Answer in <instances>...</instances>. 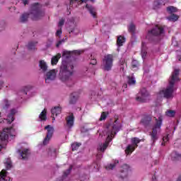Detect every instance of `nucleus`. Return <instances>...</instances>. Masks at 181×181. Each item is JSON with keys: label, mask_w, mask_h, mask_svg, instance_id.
<instances>
[{"label": "nucleus", "mask_w": 181, "mask_h": 181, "mask_svg": "<svg viewBox=\"0 0 181 181\" xmlns=\"http://www.w3.org/2000/svg\"><path fill=\"white\" fill-rule=\"evenodd\" d=\"M74 73V62L70 61L62 62V64L60 66V71L59 74V78L62 83H66L69 87H71L73 84V81L71 80V76ZM69 83H71V85H69Z\"/></svg>", "instance_id": "nucleus-1"}, {"label": "nucleus", "mask_w": 181, "mask_h": 181, "mask_svg": "<svg viewBox=\"0 0 181 181\" xmlns=\"http://www.w3.org/2000/svg\"><path fill=\"white\" fill-rule=\"evenodd\" d=\"M121 129V124L118 122V118H115V122L113 124H109L107 126V130L106 132L107 138L103 144H99L98 147V151L99 152H105V149L108 148V145H110V142L114 139L115 135H117V132Z\"/></svg>", "instance_id": "nucleus-2"}, {"label": "nucleus", "mask_w": 181, "mask_h": 181, "mask_svg": "<svg viewBox=\"0 0 181 181\" xmlns=\"http://www.w3.org/2000/svg\"><path fill=\"white\" fill-rule=\"evenodd\" d=\"M29 15L31 16L33 21H37L45 16V11H43V6L39 3H35L31 6V12L29 13H23L20 21L23 23L28 21Z\"/></svg>", "instance_id": "nucleus-3"}, {"label": "nucleus", "mask_w": 181, "mask_h": 181, "mask_svg": "<svg viewBox=\"0 0 181 181\" xmlns=\"http://www.w3.org/2000/svg\"><path fill=\"white\" fill-rule=\"evenodd\" d=\"M180 71L179 69H175L169 81L170 86L166 89L160 91V95H163L164 98H167V100L173 98L175 83L180 81V78H179Z\"/></svg>", "instance_id": "nucleus-4"}, {"label": "nucleus", "mask_w": 181, "mask_h": 181, "mask_svg": "<svg viewBox=\"0 0 181 181\" xmlns=\"http://www.w3.org/2000/svg\"><path fill=\"white\" fill-rule=\"evenodd\" d=\"M15 136H16V131L13 127L4 129L0 132V151L6 146L8 139L11 141Z\"/></svg>", "instance_id": "nucleus-5"}, {"label": "nucleus", "mask_w": 181, "mask_h": 181, "mask_svg": "<svg viewBox=\"0 0 181 181\" xmlns=\"http://www.w3.org/2000/svg\"><path fill=\"white\" fill-rule=\"evenodd\" d=\"M156 122L153 124L151 128V132L149 133V135L151 136V139L153 142V144H155L158 139V134L160 132L161 128H162V124L163 122V117L162 115H160L158 118L153 117Z\"/></svg>", "instance_id": "nucleus-6"}, {"label": "nucleus", "mask_w": 181, "mask_h": 181, "mask_svg": "<svg viewBox=\"0 0 181 181\" xmlns=\"http://www.w3.org/2000/svg\"><path fill=\"white\" fill-rule=\"evenodd\" d=\"M165 33V28L160 25H156L151 30H148L147 34V39L150 42H159L158 36Z\"/></svg>", "instance_id": "nucleus-7"}, {"label": "nucleus", "mask_w": 181, "mask_h": 181, "mask_svg": "<svg viewBox=\"0 0 181 181\" xmlns=\"http://www.w3.org/2000/svg\"><path fill=\"white\" fill-rule=\"evenodd\" d=\"M114 66V54H107L102 59L101 69L103 71H111Z\"/></svg>", "instance_id": "nucleus-8"}, {"label": "nucleus", "mask_w": 181, "mask_h": 181, "mask_svg": "<svg viewBox=\"0 0 181 181\" xmlns=\"http://www.w3.org/2000/svg\"><path fill=\"white\" fill-rule=\"evenodd\" d=\"M141 142V139L134 137L132 139V144L127 146L125 150L126 155H131L138 148V144Z\"/></svg>", "instance_id": "nucleus-9"}, {"label": "nucleus", "mask_w": 181, "mask_h": 181, "mask_svg": "<svg viewBox=\"0 0 181 181\" xmlns=\"http://www.w3.org/2000/svg\"><path fill=\"white\" fill-rule=\"evenodd\" d=\"M141 97L138 96L136 98V100L139 103H146L148 98H149V92L146 90V88H142L140 90Z\"/></svg>", "instance_id": "nucleus-10"}, {"label": "nucleus", "mask_w": 181, "mask_h": 181, "mask_svg": "<svg viewBox=\"0 0 181 181\" xmlns=\"http://www.w3.org/2000/svg\"><path fill=\"white\" fill-rule=\"evenodd\" d=\"M130 168L129 165L124 164L122 166L120 170L119 181H127L128 180V172H129Z\"/></svg>", "instance_id": "nucleus-11"}, {"label": "nucleus", "mask_w": 181, "mask_h": 181, "mask_svg": "<svg viewBox=\"0 0 181 181\" xmlns=\"http://www.w3.org/2000/svg\"><path fill=\"white\" fill-rule=\"evenodd\" d=\"M65 121L66 122L65 127H66L68 129H71L72 127H74V115L70 113L69 115L65 118Z\"/></svg>", "instance_id": "nucleus-12"}, {"label": "nucleus", "mask_w": 181, "mask_h": 181, "mask_svg": "<svg viewBox=\"0 0 181 181\" xmlns=\"http://www.w3.org/2000/svg\"><path fill=\"white\" fill-rule=\"evenodd\" d=\"M18 112L16 109H12L9 112H6V118L5 119L8 124L13 122L15 118L13 117L15 114Z\"/></svg>", "instance_id": "nucleus-13"}, {"label": "nucleus", "mask_w": 181, "mask_h": 181, "mask_svg": "<svg viewBox=\"0 0 181 181\" xmlns=\"http://www.w3.org/2000/svg\"><path fill=\"white\" fill-rule=\"evenodd\" d=\"M47 135H46V144H49V141L53 138V134H54V127L53 126H46Z\"/></svg>", "instance_id": "nucleus-14"}, {"label": "nucleus", "mask_w": 181, "mask_h": 181, "mask_svg": "<svg viewBox=\"0 0 181 181\" xmlns=\"http://www.w3.org/2000/svg\"><path fill=\"white\" fill-rule=\"evenodd\" d=\"M141 124L144 127H151L152 125V115H145L141 120Z\"/></svg>", "instance_id": "nucleus-15"}, {"label": "nucleus", "mask_w": 181, "mask_h": 181, "mask_svg": "<svg viewBox=\"0 0 181 181\" xmlns=\"http://www.w3.org/2000/svg\"><path fill=\"white\" fill-rule=\"evenodd\" d=\"M51 117L52 118V122H54L56 120V117L57 115H60L62 114V107L60 106H55L51 110Z\"/></svg>", "instance_id": "nucleus-16"}, {"label": "nucleus", "mask_w": 181, "mask_h": 181, "mask_svg": "<svg viewBox=\"0 0 181 181\" xmlns=\"http://www.w3.org/2000/svg\"><path fill=\"white\" fill-rule=\"evenodd\" d=\"M17 152L19 153L21 159H23V160H28L30 155V151L29 149H23L22 151L18 150Z\"/></svg>", "instance_id": "nucleus-17"}, {"label": "nucleus", "mask_w": 181, "mask_h": 181, "mask_svg": "<svg viewBox=\"0 0 181 181\" xmlns=\"http://www.w3.org/2000/svg\"><path fill=\"white\" fill-rule=\"evenodd\" d=\"M12 181V178L8 175V172L5 170H2L0 173V181Z\"/></svg>", "instance_id": "nucleus-18"}, {"label": "nucleus", "mask_w": 181, "mask_h": 181, "mask_svg": "<svg viewBox=\"0 0 181 181\" xmlns=\"http://www.w3.org/2000/svg\"><path fill=\"white\" fill-rule=\"evenodd\" d=\"M77 100H78V93H73L70 95L69 97V104L74 105L77 103Z\"/></svg>", "instance_id": "nucleus-19"}, {"label": "nucleus", "mask_w": 181, "mask_h": 181, "mask_svg": "<svg viewBox=\"0 0 181 181\" xmlns=\"http://www.w3.org/2000/svg\"><path fill=\"white\" fill-rule=\"evenodd\" d=\"M57 73L56 72V69H52L48 71L46 74L47 80H54L56 78Z\"/></svg>", "instance_id": "nucleus-20"}, {"label": "nucleus", "mask_w": 181, "mask_h": 181, "mask_svg": "<svg viewBox=\"0 0 181 181\" xmlns=\"http://www.w3.org/2000/svg\"><path fill=\"white\" fill-rule=\"evenodd\" d=\"M62 58V54L58 53L57 55L52 57L51 64L52 66H56L59 63V60Z\"/></svg>", "instance_id": "nucleus-21"}, {"label": "nucleus", "mask_w": 181, "mask_h": 181, "mask_svg": "<svg viewBox=\"0 0 181 181\" xmlns=\"http://www.w3.org/2000/svg\"><path fill=\"white\" fill-rule=\"evenodd\" d=\"M86 8H87L88 12L92 15L93 18H97V11L95 8L93 7L92 6H89L86 4Z\"/></svg>", "instance_id": "nucleus-22"}, {"label": "nucleus", "mask_w": 181, "mask_h": 181, "mask_svg": "<svg viewBox=\"0 0 181 181\" xmlns=\"http://www.w3.org/2000/svg\"><path fill=\"white\" fill-rule=\"evenodd\" d=\"M124 43H125V38L124 36L122 35H119L118 37H117V45L119 47H121V46H123L124 45Z\"/></svg>", "instance_id": "nucleus-23"}, {"label": "nucleus", "mask_w": 181, "mask_h": 181, "mask_svg": "<svg viewBox=\"0 0 181 181\" xmlns=\"http://www.w3.org/2000/svg\"><path fill=\"white\" fill-rule=\"evenodd\" d=\"M39 121L41 122L46 121V108H44L42 112L39 115Z\"/></svg>", "instance_id": "nucleus-24"}, {"label": "nucleus", "mask_w": 181, "mask_h": 181, "mask_svg": "<svg viewBox=\"0 0 181 181\" xmlns=\"http://www.w3.org/2000/svg\"><path fill=\"white\" fill-rule=\"evenodd\" d=\"M171 158L173 160H180L181 154H179L176 151H174L171 153Z\"/></svg>", "instance_id": "nucleus-25"}, {"label": "nucleus", "mask_w": 181, "mask_h": 181, "mask_svg": "<svg viewBox=\"0 0 181 181\" xmlns=\"http://www.w3.org/2000/svg\"><path fill=\"white\" fill-rule=\"evenodd\" d=\"M119 163V160H115L114 163H110L107 166H106L107 170H112V169H114V168H115V166H117V165H118Z\"/></svg>", "instance_id": "nucleus-26"}, {"label": "nucleus", "mask_w": 181, "mask_h": 181, "mask_svg": "<svg viewBox=\"0 0 181 181\" xmlns=\"http://www.w3.org/2000/svg\"><path fill=\"white\" fill-rule=\"evenodd\" d=\"M56 152H57V149L53 147L48 148V156H54V158H56Z\"/></svg>", "instance_id": "nucleus-27"}, {"label": "nucleus", "mask_w": 181, "mask_h": 181, "mask_svg": "<svg viewBox=\"0 0 181 181\" xmlns=\"http://www.w3.org/2000/svg\"><path fill=\"white\" fill-rule=\"evenodd\" d=\"M4 165L7 169V170L11 169V168H12V161H11V158H8L5 160Z\"/></svg>", "instance_id": "nucleus-28"}, {"label": "nucleus", "mask_w": 181, "mask_h": 181, "mask_svg": "<svg viewBox=\"0 0 181 181\" xmlns=\"http://www.w3.org/2000/svg\"><path fill=\"white\" fill-rule=\"evenodd\" d=\"M167 12L170 13V15H173V13H176L177 12V8L175 6H168L167 7Z\"/></svg>", "instance_id": "nucleus-29"}, {"label": "nucleus", "mask_w": 181, "mask_h": 181, "mask_svg": "<svg viewBox=\"0 0 181 181\" xmlns=\"http://www.w3.org/2000/svg\"><path fill=\"white\" fill-rule=\"evenodd\" d=\"M127 83L129 86H135V84H136V81L134 76H127Z\"/></svg>", "instance_id": "nucleus-30"}, {"label": "nucleus", "mask_w": 181, "mask_h": 181, "mask_svg": "<svg viewBox=\"0 0 181 181\" xmlns=\"http://www.w3.org/2000/svg\"><path fill=\"white\" fill-rule=\"evenodd\" d=\"M167 19L171 22H176V21L179 19V16L176 14H171L170 16L167 17Z\"/></svg>", "instance_id": "nucleus-31"}, {"label": "nucleus", "mask_w": 181, "mask_h": 181, "mask_svg": "<svg viewBox=\"0 0 181 181\" xmlns=\"http://www.w3.org/2000/svg\"><path fill=\"white\" fill-rule=\"evenodd\" d=\"M36 45H37V42H30L28 45V50H35L36 49Z\"/></svg>", "instance_id": "nucleus-32"}, {"label": "nucleus", "mask_w": 181, "mask_h": 181, "mask_svg": "<svg viewBox=\"0 0 181 181\" xmlns=\"http://www.w3.org/2000/svg\"><path fill=\"white\" fill-rule=\"evenodd\" d=\"M40 69L42 70V73L46 71V62L45 61H40Z\"/></svg>", "instance_id": "nucleus-33"}, {"label": "nucleus", "mask_w": 181, "mask_h": 181, "mask_svg": "<svg viewBox=\"0 0 181 181\" xmlns=\"http://www.w3.org/2000/svg\"><path fill=\"white\" fill-rule=\"evenodd\" d=\"M39 151L46 149V137L44 138L43 142L37 146Z\"/></svg>", "instance_id": "nucleus-34"}, {"label": "nucleus", "mask_w": 181, "mask_h": 181, "mask_svg": "<svg viewBox=\"0 0 181 181\" xmlns=\"http://www.w3.org/2000/svg\"><path fill=\"white\" fill-rule=\"evenodd\" d=\"M162 6V3L160 2V0L159 1H156L153 3V9H159Z\"/></svg>", "instance_id": "nucleus-35"}, {"label": "nucleus", "mask_w": 181, "mask_h": 181, "mask_svg": "<svg viewBox=\"0 0 181 181\" xmlns=\"http://www.w3.org/2000/svg\"><path fill=\"white\" fill-rule=\"evenodd\" d=\"M80 146H81V143L72 144V145H71L72 151H77V149H78V148H80Z\"/></svg>", "instance_id": "nucleus-36"}, {"label": "nucleus", "mask_w": 181, "mask_h": 181, "mask_svg": "<svg viewBox=\"0 0 181 181\" xmlns=\"http://www.w3.org/2000/svg\"><path fill=\"white\" fill-rule=\"evenodd\" d=\"M135 25H134V23H132L129 25V32L130 33H132L134 35V33H135Z\"/></svg>", "instance_id": "nucleus-37"}, {"label": "nucleus", "mask_w": 181, "mask_h": 181, "mask_svg": "<svg viewBox=\"0 0 181 181\" xmlns=\"http://www.w3.org/2000/svg\"><path fill=\"white\" fill-rule=\"evenodd\" d=\"M72 170H73V165H70L69 169L64 172V176H65V177H66V176H69V175H70V173L71 172Z\"/></svg>", "instance_id": "nucleus-38"}, {"label": "nucleus", "mask_w": 181, "mask_h": 181, "mask_svg": "<svg viewBox=\"0 0 181 181\" xmlns=\"http://www.w3.org/2000/svg\"><path fill=\"white\" fill-rule=\"evenodd\" d=\"M175 114L176 112H175V110H168L165 112V115H167V117H174Z\"/></svg>", "instance_id": "nucleus-39"}, {"label": "nucleus", "mask_w": 181, "mask_h": 181, "mask_svg": "<svg viewBox=\"0 0 181 181\" xmlns=\"http://www.w3.org/2000/svg\"><path fill=\"white\" fill-rule=\"evenodd\" d=\"M138 66H139V62L137 60L134 59L132 62V69H136V67H138Z\"/></svg>", "instance_id": "nucleus-40"}, {"label": "nucleus", "mask_w": 181, "mask_h": 181, "mask_svg": "<svg viewBox=\"0 0 181 181\" xmlns=\"http://www.w3.org/2000/svg\"><path fill=\"white\" fill-rule=\"evenodd\" d=\"M168 141H169V134H167L166 136H164L163 137V142H162L161 145L163 146H165V143L168 142Z\"/></svg>", "instance_id": "nucleus-41"}, {"label": "nucleus", "mask_w": 181, "mask_h": 181, "mask_svg": "<svg viewBox=\"0 0 181 181\" xmlns=\"http://www.w3.org/2000/svg\"><path fill=\"white\" fill-rule=\"evenodd\" d=\"M30 88H32L30 86H25L24 88V89L22 90V93L24 95H27L28 94V91H29V90H30Z\"/></svg>", "instance_id": "nucleus-42"}, {"label": "nucleus", "mask_w": 181, "mask_h": 181, "mask_svg": "<svg viewBox=\"0 0 181 181\" xmlns=\"http://www.w3.org/2000/svg\"><path fill=\"white\" fill-rule=\"evenodd\" d=\"M106 119H107V114H105V112H102L100 118V121H104Z\"/></svg>", "instance_id": "nucleus-43"}, {"label": "nucleus", "mask_w": 181, "mask_h": 181, "mask_svg": "<svg viewBox=\"0 0 181 181\" xmlns=\"http://www.w3.org/2000/svg\"><path fill=\"white\" fill-rule=\"evenodd\" d=\"M62 33H63V31L62 30V28H60L59 30H57L55 36H57V37H60V36H62Z\"/></svg>", "instance_id": "nucleus-44"}, {"label": "nucleus", "mask_w": 181, "mask_h": 181, "mask_svg": "<svg viewBox=\"0 0 181 181\" xmlns=\"http://www.w3.org/2000/svg\"><path fill=\"white\" fill-rule=\"evenodd\" d=\"M4 103L5 104V107H4V110L8 109V107H9V105H11V104L9 103V101H8V100H4Z\"/></svg>", "instance_id": "nucleus-45"}, {"label": "nucleus", "mask_w": 181, "mask_h": 181, "mask_svg": "<svg viewBox=\"0 0 181 181\" xmlns=\"http://www.w3.org/2000/svg\"><path fill=\"white\" fill-rule=\"evenodd\" d=\"M65 40L64 39H62L61 40H59L56 44V47H59L61 45H63L64 43Z\"/></svg>", "instance_id": "nucleus-46"}, {"label": "nucleus", "mask_w": 181, "mask_h": 181, "mask_svg": "<svg viewBox=\"0 0 181 181\" xmlns=\"http://www.w3.org/2000/svg\"><path fill=\"white\" fill-rule=\"evenodd\" d=\"M5 29V22L0 21V31L4 30Z\"/></svg>", "instance_id": "nucleus-47"}, {"label": "nucleus", "mask_w": 181, "mask_h": 181, "mask_svg": "<svg viewBox=\"0 0 181 181\" xmlns=\"http://www.w3.org/2000/svg\"><path fill=\"white\" fill-rule=\"evenodd\" d=\"M63 25H64V19L62 18L58 23V26L59 28H62Z\"/></svg>", "instance_id": "nucleus-48"}, {"label": "nucleus", "mask_w": 181, "mask_h": 181, "mask_svg": "<svg viewBox=\"0 0 181 181\" xmlns=\"http://www.w3.org/2000/svg\"><path fill=\"white\" fill-rule=\"evenodd\" d=\"M90 64H93V66H95V64H97V59H92Z\"/></svg>", "instance_id": "nucleus-49"}, {"label": "nucleus", "mask_w": 181, "mask_h": 181, "mask_svg": "<svg viewBox=\"0 0 181 181\" xmlns=\"http://www.w3.org/2000/svg\"><path fill=\"white\" fill-rule=\"evenodd\" d=\"M2 86H4V81L2 80V76H0V90L2 88Z\"/></svg>", "instance_id": "nucleus-50"}, {"label": "nucleus", "mask_w": 181, "mask_h": 181, "mask_svg": "<svg viewBox=\"0 0 181 181\" xmlns=\"http://www.w3.org/2000/svg\"><path fill=\"white\" fill-rule=\"evenodd\" d=\"M121 66H124V64H127V62H125V59H122L120 61Z\"/></svg>", "instance_id": "nucleus-51"}, {"label": "nucleus", "mask_w": 181, "mask_h": 181, "mask_svg": "<svg viewBox=\"0 0 181 181\" xmlns=\"http://www.w3.org/2000/svg\"><path fill=\"white\" fill-rule=\"evenodd\" d=\"M141 56L144 59V57H145V56H146V52L145 51H144V49L141 50Z\"/></svg>", "instance_id": "nucleus-52"}, {"label": "nucleus", "mask_w": 181, "mask_h": 181, "mask_svg": "<svg viewBox=\"0 0 181 181\" xmlns=\"http://www.w3.org/2000/svg\"><path fill=\"white\" fill-rule=\"evenodd\" d=\"M24 5H28L29 4V0H22Z\"/></svg>", "instance_id": "nucleus-53"}, {"label": "nucleus", "mask_w": 181, "mask_h": 181, "mask_svg": "<svg viewBox=\"0 0 181 181\" xmlns=\"http://www.w3.org/2000/svg\"><path fill=\"white\" fill-rule=\"evenodd\" d=\"M123 87H124V88H127L128 87V84L124 83V84L123 85Z\"/></svg>", "instance_id": "nucleus-54"}, {"label": "nucleus", "mask_w": 181, "mask_h": 181, "mask_svg": "<svg viewBox=\"0 0 181 181\" xmlns=\"http://www.w3.org/2000/svg\"><path fill=\"white\" fill-rule=\"evenodd\" d=\"M153 181H156V177L155 175L153 176Z\"/></svg>", "instance_id": "nucleus-55"}, {"label": "nucleus", "mask_w": 181, "mask_h": 181, "mask_svg": "<svg viewBox=\"0 0 181 181\" xmlns=\"http://www.w3.org/2000/svg\"><path fill=\"white\" fill-rule=\"evenodd\" d=\"M178 60H179V62H181V57H178Z\"/></svg>", "instance_id": "nucleus-56"}, {"label": "nucleus", "mask_w": 181, "mask_h": 181, "mask_svg": "<svg viewBox=\"0 0 181 181\" xmlns=\"http://www.w3.org/2000/svg\"><path fill=\"white\" fill-rule=\"evenodd\" d=\"M44 129H46V126H44Z\"/></svg>", "instance_id": "nucleus-57"}, {"label": "nucleus", "mask_w": 181, "mask_h": 181, "mask_svg": "<svg viewBox=\"0 0 181 181\" xmlns=\"http://www.w3.org/2000/svg\"><path fill=\"white\" fill-rule=\"evenodd\" d=\"M142 46H144V42H142Z\"/></svg>", "instance_id": "nucleus-58"}, {"label": "nucleus", "mask_w": 181, "mask_h": 181, "mask_svg": "<svg viewBox=\"0 0 181 181\" xmlns=\"http://www.w3.org/2000/svg\"><path fill=\"white\" fill-rule=\"evenodd\" d=\"M98 155H100V153H98V154L97 155V156H98Z\"/></svg>", "instance_id": "nucleus-59"}, {"label": "nucleus", "mask_w": 181, "mask_h": 181, "mask_svg": "<svg viewBox=\"0 0 181 181\" xmlns=\"http://www.w3.org/2000/svg\"><path fill=\"white\" fill-rule=\"evenodd\" d=\"M90 1H94V0H90Z\"/></svg>", "instance_id": "nucleus-60"}]
</instances>
